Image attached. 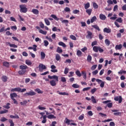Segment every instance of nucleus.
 Here are the masks:
<instances>
[{"label": "nucleus", "instance_id": "1a4fd4ad", "mask_svg": "<svg viewBox=\"0 0 126 126\" xmlns=\"http://www.w3.org/2000/svg\"><path fill=\"white\" fill-rule=\"evenodd\" d=\"M35 28H36V29L39 30V33H40V34H43V35H47V33H48L47 31L40 30V27H39L38 26L36 27Z\"/></svg>", "mask_w": 126, "mask_h": 126}, {"label": "nucleus", "instance_id": "a211bd4d", "mask_svg": "<svg viewBox=\"0 0 126 126\" xmlns=\"http://www.w3.org/2000/svg\"><path fill=\"white\" fill-rule=\"evenodd\" d=\"M10 95L11 97V99H14V98H15L16 97H17V94H16V93H15L11 94Z\"/></svg>", "mask_w": 126, "mask_h": 126}, {"label": "nucleus", "instance_id": "dca6fc26", "mask_svg": "<svg viewBox=\"0 0 126 126\" xmlns=\"http://www.w3.org/2000/svg\"><path fill=\"white\" fill-rule=\"evenodd\" d=\"M122 48L123 45L122 44L116 45L115 46V49L116 50V51H117V50H121L122 49Z\"/></svg>", "mask_w": 126, "mask_h": 126}, {"label": "nucleus", "instance_id": "58836bf2", "mask_svg": "<svg viewBox=\"0 0 126 126\" xmlns=\"http://www.w3.org/2000/svg\"><path fill=\"white\" fill-rule=\"evenodd\" d=\"M26 64H27V65H31V64H32V62L29 60H26Z\"/></svg>", "mask_w": 126, "mask_h": 126}, {"label": "nucleus", "instance_id": "72a5a7b5", "mask_svg": "<svg viewBox=\"0 0 126 126\" xmlns=\"http://www.w3.org/2000/svg\"><path fill=\"white\" fill-rule=\"evenodd\" d=\"M43 121H42V124H46V123H47V116L46 115H44L43 117Z\"/></svg>", "mask_w": 126, "mask_h": 126}, {"label": "nucleus", "instance_id": "09e8293b", "mask_svg": "<svg viewBox=\"0 0 126 126\" xmlns=\"http://www.w3.org/2000/svg\"><path fill=\"white\" fill-rule=\"evenodd\" d=\"M28 103V101L27 100H24L23 102H20V104L21 105V106H23V105H26Z\"/></svg>", "mask_w": 126, "mask_h": 126}, {"label": "nucleus", "instance_id": "423d86ee", "mask_svg": "<svg viewBox=\"0 0 126 126\" xmlns=\"http://www.w3.org/2000/svg\"><path fill=\"white\" fill-rule=\"evenodd\" d=\"M36 94V93H35L33 91H31L29 93H26L24 94V96H34Z\"/></svg>", "mask_w": 126, "mask_h": 126}, {"label": "nucleus", "instance_id": "c9c22d12", "mask_svg": "<svg viewBox=\"0 0 126 126\" xmlns=\"http://www.w3.org/2000/svg\"><path fill=\"white\" fill-rule=\"evenodd\" d=\"M52 31H53L54 32H57V31H58L59 32H61V29H58V28H57V27H54L52 29Z\"/></svg>", "mask_w": 126, "mask_h": 126}, {"label": "nucleus", "instance_id": "c756f323", "mask_svg": "<svg viewBox=\"0 0 126 126\" xmlns=\"http://www.w3.org/2000/svg\"><path fill=\"white\" fill-rule=\"evenodd\" d=\"M25 72H26V70H21L18 71V73L20 75H23Z\"/></svg>", "mask_w": 126, "mask_h": 126}, {"label": "nucleus", "instance_id": "f8f14e48", "mask_svg": "<svg viewBox=\"0 0 126 126\" xmlns=\"http://www.w3.org/2000/svg\"><path fill=\"white\" fill-rule=\"evenodd\" d=\"M33 47H29L28 50H33L34 52H36L37 51V45L34 44L33 45Z\"/></svg>", "mask_w": 126, "mask_h": 126}, {"label": "nucleus", "instance_id": "ddd939ff", "mask_svg": "<svg viewBox=\"0 0 126 126\" xmlns=\"http://www.w3.org/2000/svg\"><path fill=\"white\" fill-rule=\"evenodd\" d=\"M11 92H20V88H16L12 89L11 90Z\"/></svg>", "mask_w": 126, "mask_h": 126}, {"label": "nucleus", "instance_id": "2f4dec72", "mask_svg": "<svg viewBox=\"0 0 126 126\" xmlns=\"http://www.w3.org/2000/svg\"><path fill=\"white\" fill-rule=\"evenodd\" d=\"M1 80L3 81V82H6V81H7V77H6V76H2Z\"/></svg>", "mask_w": 126, "mask_h": 126}, {"label": "nucleus", "instance_id": "6e6d98bb", "mask_svg": "<svg viewBox=\"0 0 126 126\" xmlns=\"http://www.w3.org/2000/svg\"><path fill=\"white\" fill-rule=\"evenodd\" d=\"M83 119H84V114H82L78 118V120H79V121H82Z\"/></svg>", "mask_w": 126, "mask_h": 126}, {"label": "nucleus", "instance_id": "f3484780", "mask_svg": "<svg viewBox=\"0 0 126 126\" xmlns=\"http://www.w3.org/2000/svg\"><path fill=\"white\" fill-rule=\"evenodd\" d=\"M103 32H104V33H111V29L110 28H105L103 30Z\"/></svg>", "mask_w": 126, "mask_h": 126}, {"label": "nucleus", "instance_id": "393cba45", "mask_svg": "<svg viewBox=\"0 0 126 126\" xmlns=\"http://www.w3.org/2000/svg\"><path fill=\"white\" fill-rule=\"evenodd\" d=\"M32 12L33 13V14H38L39 13V10L37 9H33L32 11Z\"/></svg>", "mask_w": 126, "mask_h": 126}, {"label": "nucleus", "instance_id": "cd10ccee", "mask_svg": "<svg viewBox=\"0 0 126 126\" xmlns=\"http://www.w3.org/2000/svg\"><path fill=\"white\" fill-rule=\"evenodd\" d=\"M86 12H87L88 15H91V13H92V9H87Z\"/></svg>", "mask_w": 126, "mask_h": 126}, {"label": "nucleus", "instance_id": "0e129e2a", "mask_svg": "<svg viewBox=\"0 0 126 126\" xmlns=\"http://www.w3.org/2000/svg\"><path fill=\"white\" fill-rule=\"evenodd\" d=\"M98 52L99 53H103L104 52V49H103L101 47L98 46Z\"/></svg>", "mask_w": 126, "mask_h": 126}, {"label": "nucleus", "instance_id": "4c0bfd02", "mask_svg": "<svg viewBox=\"0 0 126 126\" xmlns=\"http://www.w3.org/2000/svg\"><path fill=\"white\" fill-rule=\"evenodd\" d=\"M57 52L59 53V54H61V53H63V49H62V48H61V47H58L57 49Z\"/></svg>", "mask_w": 126, "mask_h": 126}, {"label": "nucleus", "instance_id": "13d9d810", "mask_svg": "<svg viewBox=\"0 0 126 126\" xmlns=\"http://www.w3.org/2000/svg\"><path fill=\"white\" fill-rule=\"evenodd\" d=\"M64 11H65V12H70V8L68 7H66L64 8Z\"/></svg>", "mask_w": 126, "mask_h": 126}, {"label": "nucleus", "instance_id": "5701e85b", "mask_svg": "<svg viewBox=\"0 0 126 126\" xmlns=\"http://www.w3.org/2000/svg\"><path fill=\"white\" fill-rule=\"evenodd\" d=\"M98 48H99V46H95L93 47V50L95 53H98Z\"/></svg>", "mask_w": 126, "mask_h": 126}, {"label": "nucleus", "instance_id": "bb28decb", "mask_svg": "<svg viewBox=\"0 0 126 126\" xmlns=\"http://www.w3.org/2000/svg\"><path fill=\"white\" fill-rule=\"evenodd\" d=\"M11 64V63L7 62H4L3 63V65L4 66H6V67H8L9 66V64Z\"/></svg>", "mask_w": 126, "mask_h": 126}, {"label": "nucleus", "instance_id": "f257e3e1", "mask_svg": "<svg viewBox=\"0 0 126 126\" xmlns=\"http://www.w3.org/2000/svg\"><path fill=\"white\" fill-rule=\"evenodd\" d=\"M48 78H49V79H55L50 81V83L51 86H56V85H57V82H59V77L58 76L48 75Z\"/></svg>", "mask_w": 126, "mask_h": 126}, {"label": "nucleus", "instance_id": "7c9ffc66", "mask_svg": "<svg viewBox=\"0 0 126 126\" xmlns=\"http://www.w3.org/2000/svg\"><path fill=\"white\" fill-rule=\"evenodd\" d=\"M44 21H45V24H46V25H47L48 26L50 25L51 23H50V21H49V19H48L47 18H45Z\"/></svg>", "mask_w": 126, "mask_h": 126}, {"label": "nucleus", "instance_id": "49530a36", "mask_svg": "<svg viewBox=\"0 0 126 126\" xmlns=\"http://www.w3.org/2000/svg\"><path fill=\"white\" fill-rule=\"evenodd\" d=\"M87 60L89 63H91V61H92V57H91L90 55H88Z\"/></svg>", "mask_w": 126, "mask_h": 126}, {"label": "nucleus", "instance_id": "680f3d73", "mask_svg": "<svg viewBox=\"0 0 126 126\" xmlns=\"http://www.w3.org/2000/svg\"><path fill=\"white\" fill-rule=\"evenodd\" d=\"M96 91H97V88H94L91 90V92L92 94H94V93H95Z\"/></svg>", "mask_w": 126, "mask_h": 126}, {"label": "nucleus", "instance_id": "de8ad7c7", "mask_svg": "<svg viewBox=\"0 0 126 126\" xmlns=\"http://www.w3.org/2000/svg\"><path fill=\"white\" fill-rule=\"evenodd\" d=\"M77 55L78 57H81L82 56V52L80 50H78L77 51Z\"/></svg>", "mask_w": 126, "mask_h": 126}, {"label": "nucleus", "instance_id": "052dcab7", "mask_svg": "<svg viewBox=\"0 0 126 126\" xmlns=\"http://www.w3.org/2000/svg\"><path fill=\"white\" fill-rule=\"evenodd\" d=\"M8 112V110H2L0 111V114H6V113Z\"/></svg>", "mask_w": 126, "mask_h": 126}, {"label": "nucleus", "instance_id": "a19ab883", "mask_svg": "<svg viewBox=\"0 0 126 126\" xmlns=\"http://www.w3.org/2000/svg\"><path fill=\"white\" fill-rule=\"evenodd\" d=\"M34 91H35V92H37L38 94H42L43 93V91H41L39 89H36L34 90Z\"/></svg>", "mask_w": 126, "mask_h": 126}, {"label": "nucleus", "instance_id": "4be33fe9", "mask_svg": "<svg viewBox=\"0 0 126 126\" xmlns=\"http://www.w3.org/2000/svg\"><path fill=\"white\" fill-rule=\"evenodd\" d=\"M84 5L85 9H88L90 7V3L88 2L87 3L84 4Z\"/></svg>", "mask_w": 126, "mask_h": 126}, {"label": "nucleus", "instance_id": "338daca9", "mask_svg": "<svg viewBox=\"0 0 126 126\" xmlns=\"http://www.w3.org/2000/svg\"><path fill=\"white\" fill-rule=\"evenodd\" d=\"M93 7H94V8H95V9L98 8V4H97V3H96L95 2L93 3Z\"/></svg>", "mask_w": 126, "mask_h": 126}, {"label": "nucleus", "instance_id": "0eeeda50", "mask_svg": "<svg viewBox=\"0 0 126 126\" xmlns=\"http://www.w3.org/2000/svg\"><path fill=\"white\" fill-rule=\"evenodd\" d=\"M87 34H88L86 36V38L87 39H92V38H93V36H94L93 35V33L90 31H88Z\"/></svg>", "mask_w": 126, "mask_h": 126}, {"label": "nucleus", "instance_id": "f03ea898", "mask_svg": "<svg viewBox=\"0 0 126 126\" xmlns=\"http://www.w3.org/2000/svg\"><path fill=\"white\" fill-rule=\"evenodd\" d=\"M95 80H96V82H97L98 84H100V87H101V88H104V86H105V82L99 79H96L95 78L92 79V82H94Z\"/></svg>", "mask_w": 126, "mask_h": 126}, {"label": "nucleus", "instance_id": "e2e57ef3", "mask_svg": "<svg viewBox=\"0 0 126 126\" xmlns=\"http://www.w3.org/2000/svg\"><path fill=\"white\" fill-rule=\"evenodd\" d=\"M39 26L41 28H44L45 27V25H44V24L43 23V22H39Z\"/></svg>", "mask_w": 126, "mask_h": 126}, {"label": "nucleus", "instance_id": "a18cd8bd", "mask_svg": "<svg viewBox=\"0 0 126 126\" xmlns=\"http://www.w3.org/2000/svg\"><path fill=\"white\" fill-rule=\"evenodd\" d=\"M10 105V103H7L6 104V105H4L3 106V108H5V109H10V107H9V106Z\"/></svg>", "mask_w": 126, "mask_h": 126}, {"label": "nucleus", "instance_id": "9b49d317", "mask_svg": "<svg viewBox=\"0 0 126 126\" xmlns=\"http://www.w3.org/2000/svg\"><path fill=\"white\" fill-rule=\"evenodd\" d=\"M6 45L7 46H9L11 48H17V45H15V44H11L10 42H6Z\"/></svg>", "mask_w": 126, "mask_h": 126}, {"label": "nucleus", "instance_id": "412c9836", "mask_svg": "<svg viewBox=\"0 0 126 126\" xmlns=\"http://www.w3.org/2000/svg\"><path fill=\"white\" fill-rule=\"evenodd\" d=\"M58 45L59 46H62L63 47V48H66V45H65V43H63V42L60 41L59 42Z\"/></svg>", "mask_w": 126, "mask_h": 126}, {"label": "nucleus", "instance_id": "b1692460", "mask_svg": "<svg viewBox=\"0 0 126 126\" xmlns=\"http://www.w3.org/2000/svg\"><path fill=\"white\" fill-rule=\"evenodd\" d=\"M47 118H48V119H49V120H52V119H56L57 117H56V116H54L53 114H50L47 116Z\"/></svg>", "mask_w": 126, "mask_h": 126}, {"label": "nucleus", "instance_id": "ea45409f", "mask_svg": "<svg viewBox=\"0 0 126 126\" xmlns=\"http://www.w3.org/2000/svg\"><path fill=\"white\" fill-rule=\"evenodd\" d=\"M75 73H76V75H77V76H78L79 77H81V73H80V70H77V71H76Z\"/></svg>", "mask_w": 126, "mask_h": 126}, {"label": "nucleus", "instance_id": "7ed1b4c3", "mask_svg": "<svg viewBox=\"0 0 126 126\" xmlns=\"http://www.w3.org/2000/svg\"><path fill=\"white\" fill-rule=\"evenodd\" d=\"M20 11L23 12V13H26L28 11V9L25 5H20Z\"/></svg>", "mask_w": 126, "mask_h": 126}, {"label": "nucleus", "instance_id": "bf43d9fd", "mask_svg": "<svg viewBox=\"0 0 126 126\" xmlns=\"http://www.w3.org/2000/svg\"><path fill=\"white\" fill-rule=\"evenodd\" d=\"M56 60H57L58 61H60L61 60V56L57 54L56 56Z\"/></svg>", "mask_w": 126, "mask_h": 126}, {"label": "nucleus", "instance_id": "69168bd1", "mask_svg": "<svg viewBox=\"0 0 126 126\" xmlns=\"http://www.w3.org/2000/svg\"><path fill=\"white\" fill-rule=\"evenodd\" d=\"M97 44H98V42H97V41H93L92 43V47H94V46H95L96 45H97Z\"/></svg>", "mask_w": 126, "mask_h": 126}, {"label": "nucleus", "instance_id": "e433bc0d", "mask_svg": "<svg viewBox=\"0 0 126 126\" xmlns=\"http://www.w3.org/2000/svg\"><path fill=\"white\" fill-rule=\"evenodd\" d=\"M40 55H41V60H44V59H45L46 57V54H45V53L44 52H41Z\"/></svg>", "mask_w": 126, "mask_h": 126}, {"label": "nucleus", "instance_id": "6ab92c4d", "mask_svg": "<svg viewBox=\"0 0 126 126\" xmlns=\"http://www.w3.org/2000/svg\"><path fill=\"white\" fill-rule=\"evenodd\" d=\"M99 18L101 20H106V16L103 14H100L99 15Z\"/></svg>", "mask_w": 126, "mask_h": 126}, {"label": "nucleus", "instance_id": "9d476101", "mask_svg": "<svg viewBox=\"0 0 126 126\" xmlns=\"http://www.w3.org/2000/svg\"><path fill=\"white\" fill-rule=\"evenodd\" d=\"M51 72H57L58 71V70L56 69L57 68V67L55 65H52L51 66Z\"/></svg>", "mask_w": 126, "mask_h": 126}, {"label": "nucleus", "instance_id": "5fc2aeb1", "mask_svg": "<svg viewBox=\"0 0 126 126\" xmlns=\"http://www.w3.org/2000/svg\"><path fill=\"white\" fill-rule=\"evenodd\" d=\"M70 38L71 40H73L74 41H76V37L73 35H70Z\"/></svg>", "mask_w": 126, "mask_h": 126}, {"label": "nucleus", "instance_id": "473e14b6", "mask_svg": "<svg viewBox=\"0 0 126 126\" xmlns=\"http://www.w3.org/2000/svg\"><path fill=\"white\" fill-rule=\"evenodd\" d=\"M92 27L93 28H94V29H96V30H97L98 31H100V28H99V27L97 25H92Z\"/></svg>", "mask_w": 126, "mask_h": 126}, {"label": "nucleus", "instance_id": "8fccbe9b", "mask_svg": "<svg viewBox=\"0 0 126 126\" xmlns=\"http://www.w3.org/2000/svg\"><path fill=\"white\" fill-rule=\"evenodd\" d=\"M43 43L45 47H48L49 46V41L48 40H44Z\"/></svg>", "mask_w": 126, "mask_h": 126}, {"label": "nucleus", "instance_id": "79ce46f5", "mask_svg": "<svg viewBox=\"0 0 126 126\" xmlns=\"http://www.w3.org/2000/svg\"><path fill=\"white\" fill-rule=\"evenodd\" d=\"M57 93H58V94H59L60 95H66L67 96L69 95L68 93H60V92H57Z\"/></svg>", "mask_w": 126, "mask_h": 126}, {"label": "nucleus", "instance_id": "3c124183", "mask_svg": "<svg viewBox=\"0 0 126 126\" xmlns=\"http://www.w3.org/2000/svg\"><path fill=\"white\" fill-rule=\"evenodd\" d=\"M117 22H119V23H123V19L122 18H118L116 20Z\"/></svg>", "mask_w": 126, "mask_h": 126}, {"label": "nucleus", "instance_id": "774afa93", "mask_svg": "<svg viewBox=\"0 0 126 126\" xmlns=\"http://www.w3.org/2000/svg\"><path fill=\"white\" fill-rule=\"evenodd\" d=\"M61 81L62 82H66V79H65V77H61Z\"/></svg>", "mask_w": 126, "mask_h": 126}, {"label": "nucleus", "instance_id": "a878e982", "mask_svg": "<svg viewBox=\"0 0 126 126\" xmlns=\"http://www.w3.org/2000/svg\"><path fill=\"white\" fill-rule=\"evenodd\" d=\"M97 20V17L96 16H94L91 19V23H93L94 22H95Z\"/></svg>", "mask_w": 126, "mask_h": 126}, {"label": "nucleus", "instance_id": "37998d69", "mask_svg": "<svg viewBox=\"0 0 126 126\" xmlns=\"http://www.w3.org/2000/svg\"><path fill=\"white\" fill-rule=\"evenodd\" d=\"M8 122L10 124V126H14V123H13V121L11 119H9Z\"/></svg>", "mask_w": 126, "mask_h": 126}, {"label": "nucleus", "instance_id": "c85d7f7f", "mask_svg": "<svg viewBox=\"0 0 126 126\" xmlns=\"http://www.w3.org/2000/svg\"><path fill=\"white\" fill-rule=\"evenodd\" d=\"M82 74L83 75V78L84 79L86 80V78H87V76L86 75V72L85 71H82Z\"/></svg>", "mask_w": 126, "mask_h": 126}, {"label": "nucleus", "instance_id": "c03bdc74", "mask_svg": "<svg viewBox=\"0 0 126 126\" xmlns=\"http://www.w3.org/2000/svg\"><path fill=\"white\" fill-rule=\"evenodd\" d=\"M72 87H73V88H79L80 86L77 84H74L72 85Z\"/></svg>", "mask_w": 126, "mask_h": 126}, {"label": "nucleus", "instance_id": "39448f33", "mask_svg": "<svg viewBox=\"0 0 126 126\" xmlns=\"http://www.w3.org/2000/svg\"><path fill=\"white\" fill-rule=\"evenodd\" d=\"M51 17H52V18H54V19H55V20H56L57 21H59V20H61V22H63V18H59L56 16V15L52 14L51 15Z\"/></svg>", "mask_w": 126, "mask_h": 126}, {"label": "nucleus", "instance_id": "aec40b11", "mask_svg": "<svg viewBox=\"0 0 126 126\" xmlns=\"http://www.w3.org/2000/svg\"><path fill=\"white\" fill-rule=\"evenodd\" d=\"M91 100L92 103H94V104H96L97 103V101H98L97 100H96V98H95V97H94V96H91Z\"/></svg>", "mask_w": 126, "mask_h": 126}, {"label": "nucleus", "instance_id": "f704fd0d", "mask_svg": "<svg viewBox=\"0 0 126 126\" xmlns=\"http://www.w3.org/2000/svg\"><path fill=\"white\" fill-rule=\"evenodd\" d=\"M37 109H38L39 110H41V111H43L44 110H46V107H43L42 105H39L37 107Z\"/></svg>", "mask_w": 126, "mask_h": 126}, {"label": "nucleus", "instance_id": "2eb2a0df", "mask_svg": "<svg viewBox=\"0 0 126 126\" xmlns=\"http://www.w3.org/2000/svg\"><path fill=\"white\" fill-rule=\"evenodd\" d=\"M71 122H73V121L72 120H69L68 119H67V118H66L65 119V124L68 125V126H69V125H70Z\"/></svg>", "mask_w": 126, "mask_h": 126}, {"label": "nucleus", "instance_id": "6e6552de", "mask_svg": "<svg viewBox=\"0 0 126 126\" xmlns=\"http://www.w3.org/2000/svg\"><path fill=\"white\" fill-rule=\"evenodd\" d=\"M115 101H119V103L121 104L123 102V97L122 96H118L114 97Z\"/></svg>", "mask_w": 126, "mask_h": 126}, {"label": "nucleus", "instance_id": "603ef678", "mask_svg": "<svg viewBox=\"0 0 126 126\" xmlns=\"http://www.w3.org/2000/svg\"><path fill=\"white\" fill-rule=\"evenodd\" d=\"M119 74H126V71L124 70H121L118 72Z\"/></svg>", "mask_w": 126, "mask_h": 126}, {"label": "nucleus", "instance_id": "20e7f679", "mask_svg": "<svg viewBox=\"0 0 126 126\" xmlns=\"http://www.w3.org/2000/svg\"><path fill=\"white\" fill-rule=\"evenodd\" d=\"M39 70L40 72H42L43 70L47 69V67L44 64L40 63L38 66Z\"/></svg>", "mask_w": 126, "mask_h": 126}, {"label": "nucleus", "instance_id": "864d4df0", "mask_svg": "<svg viewBox=\"0 0 126 126\" xmlns=\"http://www.w3.org/2000/svg\"><path fill=\"white\" fill-rule=\"evenodd\" d=\"M105 43L106 46H110V40H109V39H106L105 40Z\"/></svg>", "mask_w": 126, "mask_h": 126}, {"label": "nucleus", "instance_id": "4468645a", "mask_svg": "<svg viewBox=\"0 0 126 126\" xmlns=\"http://www.w3.org/2000/svg\"><path fill=\"white\" fill-rule=\"evenodd\" d=\"M27 68H28V66H27L26 65H21L20 66V69L22 70H26V69H27Z\"/></svg>", "mask_w": 126, "mask_h": 126}, {"label": "nucleus", "instance_id": "4d7b16f0", "mask_svg": "<svg viewBox=\"0 0 126 126\" xmlns=\"http://www.w3.org/2000/svg\"><path fill=\"white\" fill-rule=\"evenodd\" d=\"M69 70V69L67 67L65 68L64 71V74H67L68 73V71Z\"/></svg>", "mask_w": 126, "mask_h": 126}]
</instances>
